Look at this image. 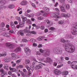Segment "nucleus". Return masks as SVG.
Instances as JSON below:
<instances>
[{
	"label": "nucleus",
	"instance_id": "nucleus-10",
	"mask_svg": "<svg viewBox=\"0 0 77 77\" xmlns=\"http://www.w3.org/2000/svg\"><path fill=\"white\" fill-rule=\"evenodd\" d=\"M26 69H27V70H29L28 73L29 75L32 74V72H33V70H32V69L30 70V68L28 65H26Z\"/></svg>",
	"mask_w": 77,
	"mask_h": 77
},
{
	"label": "nucleus",
	"instance_id": "nucleus-51",
	"mask_svg": "<svg viewBox=\"0 0 77 77\" xmlns=\"http://www.w3.org/2000/svg\"><path fill=\"white\" fill-rule=\"evenodd\" d=\"M45 60V58L44 57H43L42 58H40L39 59V61H40L41 62H42V61H44Z\"/></svg>",
	"mask_w": 77,
	"mask_h": 77
},
{
	"label": "nucleus",
	"instance_id": "nucleus-32",
	"mask_svg": "<svg viewBox=\"0 0 77 77\" xmlns=\"http://www.w3.org/2000/svg\"><path fill=\"white\" fill-rule=\"evenodd\" d=\"M8 65L6 64L4 65V68L5 69H6V70H8Z\"/></svg>",
	"mask_w": 77,
	"mask_h": 77
},
{
	"label": "nucleus",
	"instance_id": "nucleus-29",
	"mask_svg": "<svg viewBox=\"0 0 77 77\" xmlns=\"http://www.w3.org/2000/svg\"><path fill=\"white\" fill-rule=\"evenodd\" d=\"M34 17V14H29L28 15V17L29 18H33V17Z\"/></svg>",
	"mask_w": 77,
	"mask_h": 77
},
{
	"label": "nucleus",
	"instance_id": "nucleus-14",
	"mask_svg": "<svg viewBox=\"0 0 77 77\" xmlns=\"http://www.w3.org/2000/svg\"><path fill=\"white\" fill-rule=\"evenodd\" d=\"M60 7L61 12H65V9L64 7L63 6V5L60 6Z\"/></svg>",
	"mask_w": 77,
	"mask_h": 77
},
{
	"label": "nucleus",
	"instance_id": "nucleus-4",
	"mask_svg": "<svg viewBox=\"0 0 77 77\" xmlns=\"http://www.w3.org/2000/svg\"><path fill=\"white\" fill-rule=\"evenodd\" d=\"M54 53H56V54H62V49L60 48H57L54 49Z\"/></svg>",
	"mask_w": 77,
	"mask_h": 77
},
{
	"label": "nucleus",
	"instance_id": "nucleus-18",
	"mask_svg": "<svg viewBox=\"0 0 77 77\" xmlns=\"http://www.w3.org/2000/svg\"><path fill=\"white\" fill-rule=\"evenodd\" d=\"M5 62H9L11 61V59L9 57H7L5 58Z\"/></svg>",
	"mask_w": 77,
	"mask_h": 77
},
{
	"label": "nucleus",
	"instance_id": "nucleus-40",
	"mask_svg": "<svg viewBox=\"0 0 77 77\" xmlns=\"http://www.w3.org/2000/svg\"><path fill=\"white\" fill-rule=\"evenodd\" d=\"M16 20L19 21H21V18H20L19 17L16 16Z\"/></svg>",
	"mask_w": 77,
	"mask_h": 77
},
{
	"label": "nucleus",
	"instance_id": "nucleus-31",
	"mask_svg": "<svg viewBox=\"0 0 77 77\" xmlns=\"http://www.w3.org/2000/svg\"><path fill=\"white\" fill-rule=\"evenodd\" d=\"M23 67H24V66L23 65H19L17 66V69H18V68H22Z\"/></svg>",
	"mask_w": 77,
	"mask_h": 77
},
{
	"label": "nucleus",
	"instance_id": "nucleus-2",
	"mask_svg": "<svg viewBox=\"0 0 77 77\" xmlns=\"http://www.w3.org/2000/svg\"><path fill=\"white\" fill-rule=\"evenodd\" d=\"M39 51H38L36 53V55H39L40 56L41 54V53H43L42 54L45 57H48L50 55V52L48 50L46 49L44 51L42 49H39Z\"/></svg>",
	"mask_w": 77,
	"mask_h": 77
},
{
	"label": "nucleus",
	"instance_id": "nucleus-25",
	"mask_svg": "<svg viewBox=\"0 0 77 77\" xmlns=\"http://www.w3.org/2000/svg\"><path fill=\"white\" fill-rule=\"evenodd\" d=\"M43 9L46 12H49V11H50V9H49L48 8L44 7L43 8Z\"/></svg>",
	"mask_w": 77,
	"mask_h": 77
},
{
	"label": "nucleus",
	"instance_id": "nucleus-21",
	"mask_svg": "<svg viewBox=\"0 0 77 77\" xmlns=\"http://www.w3.org/2000/svg\"><path fill=\"white\" fill-rule=\"evenodd\" d=\"M27 4V2L25 1H23L20 3L21 5H26Z\"/></svg>",
	"mask_w": 77,
	"mask_h": 77
},
{
	"label": "nucleus",
	"instance_id": "nucleus-34",
	"mask_svg": "<svg viewBox=\"0 0 77 77\" xmlns=\"http://www.w3.org/2000/svg\"><path fill=\"white\" fill-rule=\"evenodd\" d=\"M58 23L60 24H63L64 23V20H60L58 22Z\"/></svg>",
	"mask_w": 77,
	"mask_h": 77
},
{
	"label": "nucleus",
	"instance_id": "nucleus-16",
	"mask_svg": "<svg viewBox=\"0 0 77 77\" xmlns=\"http://www.w3.org/2000/svg\"><path fill=\"white\" fill-rule=\"evenodd\" d=\"M41 67H42V65L41 64L38 65L36 66L35 69L36 70L39 69L41 68Z\"/></svg>",
	"mask_w": 77,
	"mask_h": 77
},
{
	"label": "nucleus",
	"instance_id": "nucleus-49",
	"mask_svg": "<svg viewBox=\"0 0 77 77\" xmlns=\"http://www.w3.org/2000/svg\"><path fill=\"white\" fill-rule=\"evenodd\" d=\"M47 15H48V13H45L43 14V16L44 17H47Z\"/></svg>",
	"mask_w": 77,
	"mask_h": 77
},
{
	"label": "nucleus",
	"instance_id": "nucleus-20",
	"mask_svg": "<svg viewBox=\"0 0 77 77\" xmlns=\"http://www.w3.org/2000/svg\"><path fill=\"white\" fill-rule=\"evenodd\" d=\"M6 3V2L5 0H0V4L2 5H5Z\"/></svg>",
	"mask_w": 77,
	"mask_h": 77
},
{
	"label": "nucleus",
	"instance_id": "nucleus-54",
	"mask_svg": "<svg viewBox=\"0 0 77 77\" xmlns=\"http://www.w3.org/2000/svg\"><path fill=\"white\" fill-rule=\"evenodd\" d=\"M65 16H66V17H70V14H69L68 13L66 14H65Z\"/></svg>",
	"mask_w": 77,
	"mask_h": 77
},
{
	"label": "nucleus",
	"instance_id": "nucleus-52",
	"mask_svg": "<svg viewBox=\"0 0 77 77\" xmlns=\"http://www.w3.org/2000/svg\"><path fill=\"white\" fill-rule=\"evenodd\" d=\"M30 41H31V42L32 43H34L35 42V39H31Z\"/></svg>",
	"mask_w": 77,
	"mask_h": 77
},
{
	"label": "nucleus",
	"instance_id": "nucleus-35",
	"mask_svg": "<svg viewBox=\"0 0 77 77\" xmlns=\"http://www.w3.org/2000/svg\"><path fill=\"white\" fill-rule=\"evenodd\" d=\"M66 9L68 10L70 8V5L69 4H67L66 5Z\"/></svg>",
	"mask_w": 77,
	"mask_h": 77
},
{
	"label": "nucleus",
	"instance_id": "nucleus-62",
	"mask_svg": "<svg viewBox=\"0 0 77 77\" xmlns=\"http://www.w3.org/2000/svg\"><path fill=\"white\" fill-rule=\"evenodd\" d=\"M1 30L2 32L3 31H5V30H6V28H3L2 29H1Z\"/></svg>",
	"mask_w": 77,
	"mask_h": 77
},
{
	"label": "nucleus",
	"instance_id": "nucleus-3",
	"mask_svg": "<svg viewBox=\"0 0 77 77\" xmlns=\"http://www.w3.org/2000/svg\"><path fill=\"white\" fill-rule=\"evenodd\" d=\"M71 32L73 35L77 34V23L75 22L73 25V27L72 29Z\"/></svg>",
	"mask_w": 77,
	"mask_h": 77
},
{
	"label": "nucleus",
	"instance_id": "nucleus-43",
	"mask_svg": "<svg viewBox=\"0 0 77 77\" xmlns=\"http://www.w3.org/2000/svg\"><path fill=\"white\" fill-rule=\"evenodd\" d=\"M32 34H33V35H36V32L35 31H32L30 32Z\"/></svg>",
	"mask_w": 77,
	"mask_h": 77
},
{
	"label": "nucleus",
	"instance_id": "nucleus-56",
	"mask_svg": "<svg viewBox=\"0 0 77 77\" xmlns=\"http://www.w3.org/2000/svg\"><path fill=\"white\" fill-rule=\"evenodd\" d=\"M55 10L56 11V12H60V11H59V9L57 8H55Z\"/></svg>",
	"mask_w": 77,
	"mask_h": 77
},
{
	"label": "nucleus",
	"instance_id": "nucleus-13",
	"mask_svg": "<svg viewBox=\"0 0 77 77\" xmlns=\"http://www.w3.org/2000/svg\"><path fill=\"white\" fill-rule=\"evenodd\" d=\"M24 50L26 53H30V52H31V51L29 49V48H24Z\"/></svg>",
	"mask_w": 77,
	"mask_h": 77
},
{
	"label": "nucleus",
	"instance_id": "nucleus-15",
	"mask_svg": "<svg viewBox=\"0 0 77 77\" xmlns=\"http://www.w3.org/2000/svg\"><path fill=\"white\" fill-rule=\"evenodd\" d=\"M21 48L20 47H17L14 50V51L15 53H18L19 51H21Z\"/></svg>",
	"mask_w": 77,
	"mask_h": 77
},
{
	"label": "nucleus",
	"instance_id": "nucleus-36",
	"mask_svg": "<svg viewBox=\"0 0 77 77\" xmlns=\"http://www.w3.org/2000/svg\"><path fill=\"white\" fill-rule=\"evenodd\" d=\"M6 52H4L2 54L3 57H5L6 56Z\"/></svg>",
	"mask_w": 77,
	"mask_h": 77
},
{
	"label": "nucleus",
	"instance_id": "nucleus-45",
	"mask_svg": "<svg viewBox=\"0 0 77 77\" xmlns=\"http://www.w3.org/2000/svg\"><path fill=\"white\" fill-rule=\"evenodd\" d=\"M44 18L42 16H40L38 17V20H43Z\"/></svg>",
	"mask_w": 77,
	"mask_h": 77
},
{
	"label": "nucleus",
	"instance_id": "nucleus-60",
	"mask_svg": "<svg viewBox=\"0 0 77 77\" xmlns=\"http://www.w3.org/2000/svg\"><path fill=\"white\" fill-rule=\"evenodd\" d=\"M0 71L2 73H4L5 72V71H4V70L3 69H1L0 70Z\"/></svg>",
	"mask_w": 77,
	"mask_h": 77
},
{
	"label": "nucleus",
	"instance_id": "nucleus-9",
	"mask_svg": "<svg viewBox=\"0 0 77 77\" xmlns=\"http://www.w3.org/2000/svg\"><path fill=\"white\" fill-rule=\"evenodd\" d=\"M44 22L45 23H47V24L49 25L48 26L50 27L51 26V24H52V22L50 21V20H49L48 19H45L44 20Z\"/></svg>",
	"mask_w": 77,
	"mask_h": 77
},
{
	"label": "nucleus",
	"instance_id": "nucleus-17",
	"mask_svg": "<svg viewBox=\"0 0 77 77\" xmlns=\"http://www.w3.org/2000/svg\"><path fill=\"white\" fill-rule=\"evenodd\" d=\"M19 32L20 35H21V36H24V30H20Z\"/></svg>",
	"mask_w": 77,
	"mask_h": 77
},
{
	"label": "nucleus",
	"instance_id": "nucleus-61",
	"mask_svg": "<svg viewBox=\"0 0 77 77\" xmlns=\"http://www.w3.org/2000/svg\"><path fill=\"white\" fill-rule=\"evenodd\" d=\"M65 59L66 60H69V57H65Z\"/></svg>",
	"mask_w": 77,
	"mask_h": 77
},
{
	"label": "nucleus",
	"instance_id": "nucleus-57",
	"mask_svg": "<svg viewBox=\"0 0 77 77\" xmlns=\"http://www.w3.org/2000/svg\"><path fill=\"white\" fill-rule=\"evenodd\" d=\"M31 10L30 9H28L26 11V12L27 13H30V12H31Z\"/></svg>",
	"mask_w": 77,
	"mask_h": 77
},
{
	"label": "nucleus",
	"instance_id": "nucleus-59",
	"mask_svg": "<svg viewBox=\"0 0 77 77\" xmlns=\"http://www.w3.org/2000/svg\"><path fill=\"white\" fill-rule=\"evenodd\" d=\"M11 28L12 29H14L15 28V25H12L11 26Z\"/></svg>",
	"mask_w": 77,
	"mask_h": 77
},
{
	"label": "nucleus",
	"instance_id": "nucleus-5",
	"mask_svg": "<svg viewBox=\"0 0 77 77\" xmlns=\"http://www.w3.org/2000/svg\"><path fill=\"white\" fill-rule=\"evenodd\" d=\"M11 56L12 57V59L13 60H15L17 59V58H19L20 57V55H16L14 53H12L11 54Z\"/></svg>",
	"mask_w": 77,
	"mask_h": 77
},
{
	"label": "nucleus",
	"instance_id": "nucleus-33",
	"mask_svg": "<svg viewBox=\"0 0 77 77\" xmlns=\"http://www.w3.org/2000/svg\"><path fill=\"white\" fill-rule=\"evenodd\" d=\"M23 31H24V33H25V32L26 33H29V32H30L29 29H24Z\"/></svg>",
	"mask_w": 77,
	"mask_h": 77
},
{
	"label": "nucleus",
	"instance_id": "nucleus-64",
	"mask_svg": "<svg viewBox=\"0 0 77 77\" xmlns=\"http://www.w3.org/2000/svg\"><path fill=\"white\" fill-rule=\"evenodd\" d=\"M16 66V63H13L12 65V67H14Z\"/></svg>",
	"mask_w": 77,
	"mask_h": 77
},
{
	"label": "nucleus",
	"instance_id": "nucleus-6",
	"mask_svg": "<svg viewBox=\"0 0 77 77\" xmlns=\"http://www.w3.org/2000/svg\"><path fill=\"white\" fill-rule=\"evenodd\" d=\"M71 66L73 69H77V61H73L71 64Z\"/></svg>",
	"mask_w": 77,
	"mask_h": 77
},
{
	"label": "nucleus",
	"instance_id": "nucleus-11",
	"mask_svg": "<svg viewBox=\"0 0 77 77\" xmlns=\"http://www.w3.org/2000/svg\"><path fill=\"white\" fill-rule=\"evenodd\" d=\"M54 72L56 75H59L61 74V72L57 69H54Z\"/></svg>",
	"mask_w": 77,
	"mask_h": 77
},
{
	"label": "nucleus",
	"instance_id": "nucleus-37",
	"mask_svg": "<svg viewBox=\"0 0 77 77\" xmlns=\"http://www.w3.org/2000/svg\"><path fill=\"white\" fill-rule=\"evenodd\" d=\"M6 9V7L5 6H4V5H1L0 6V9Z\"/></svg>",
	"mask_w": 77,
	"mask_h": 77
},
{
	"label": "nucleus",
	"instance_id": "nucleus-63",
	"mask_svg": "<svg viewBox=\"0 0 77 77\" xmlns=\"http://www.w3.org/2000/svg\"><path fill=\"white\" fill-rule=\"evenodd\" d=\"M32 7L34 8H36V5H35V4L34 3H32Z\"/></svg>",
	"mask_w": 77,
	"mask_h": 77
},
{
	"label": "nucleus",
	"instance_id": "nucleus-58",
	"mask_svg": "<svg viewBox=\"0 0 77 77\" xmlns=\"http://www.w3.org/2000/svg\"><path fill=\"white\" fill-rule=\"evenodd\" d=\"M22 41H23V42H27V40L25 38L23 39Z\"/></svg>",
	"mask_w": 77,
	"mask_h": 77
},
{
	"label": "nucleus",
	"instance_id": "nucleus-28",
	"mask_svg": "<svg viewBox=\"0 0 77 77\" xmlns=\"http://www.w3.org/2000/svg\"><path fill=\"white\" fill-rule=\"evenodd\" d=\"M6 74H7V72H5L4 73H2L1 75L2 77H4L5 75H6Z\"/></svg>",
	"mask_w": 77,
	"mask_h": 77
},
{
	"label": "nucleus",
	"instance_id": "nucleus-22",
	"mask_svg": "<svg viewBox=\"0 0 77 77\" xmlns=\"http://www.w3.org/2000/svg\"><path fill=\"white\" fill-rule=\"evenodd\" d=\"M66 36L68 39H73L74 38V37L72 36L71 34L67 35Z\"/></svg>",
	"mask_w": 77,
	"mask_h": 77
},
{
	"label": "nucleus",
	"instance_id": "nucleus-38",
	"mask_svg": "<svg viewBox=\"0 0 77 77\" xmlns=\"http://www.w3.org/2000/svg\"><path fill=\"white\" fill-rule=\"evenodd\" d=\"M20 74H21V75L22 76V77H25V75L24 74V72H23L21 71H20Z\"/></svg>",
	"mask_w": 77,
	"mask_h": 77
},
{
	"label": "nucleus",
	"instance_id": "nucleus-44",
	"mask_svg": "<svg viewBox=\"0 0 77 77\" xmlns=\"http://www.w3.org/2000/svg\"><path fill=\"white\" fill-rule=\"evenodd\" d=\"M63 65V64H61L60 65H58L57 66V68H60V67H61V66H62Z\"/></svg>",
	"mask_w": 77,
	"mask_h": 77
},
{
	"label": "nucleus",
	"instance_id": "nucleus-19",
	"mask_svg": "<svg viewBox=\"0 0 77 77\" xmlns=\"http://www.w3.org/2000/svg\"><path fill=\"white\" fill-rule=\"evenodd\" d=\"M21 18L22 19L23 22H25L27 20V19L26 17H24L23 15H21Z\"/></svg>",
	"mask_w": 77,
	"mask_h": 77
},
{
	"label": "nucleus",
	"instance_id": "nucleus-26",
	"mask_svg": "<svg viewBox=\"0 0 77 77\" xmlns=\"http://www.w3.org/2000/svg\"><path fill=\"white\" fill-rule=\"evenodd\" d=\"M69 72L67 71H64L63 72V74L64 75H67L68 74Z\"/></svg>",
	"mask_w": 77,
	"mask_h": 77
},
{
	"label": "nucleus",
	"instance_id": "nucleus-12",
	"mask_svg": "<svg viewBox=\"0 0 77 77\" xmlns=\"http://www.w3.org/2000/svg\"><path fill=\"white\" fill-rule=\"evenodd\" d=\"M2 35L5 37H9L10 36V34L8 32H3L2 33Z\"/></svg>",
	"mask_w": 77,
	"mask_h": 77
},
{
	"label": "nucleus",
	"instance_id": "nucleus-23",
	"mask_svg": "<svg viewBox=\"0 0 77 77\" xmlns=\"http://www.w3.org/2000/svg\"><path fill=\"white\" fill-rule=\"evenodd\" d=\"M0 27L2 28H3L5 27V23L4 22H2L1 23Z\"/></svg>",
	"mask_w": 77,
	"mask_h": 77
},
{
	"label": "nucleus",
	"instance_id": "nucleus-8",
	"mask_svg": "<svg viewBox=\"0 0 77 77\" xmlns=\"http://www.w3.org/2000/svg\"><path fill=\"white\" fill-rule=\"evenodd\" d=\"M46 61H44V62L46 63H50V64H51L53 63V60L51 59V58L49 57H48L46 58L45 59Z\"/></svg>",
	"mask_w": 77,
	"mask_h": 77
},
{
	"label": "nucleus",
	"instance_id": "nucleus-55",
	"mask_svg": "<svg viewBox=\"0 0 77 77\" xmlns=\"http://www.w3.org/2000/svg\"><path fill=\"white\" fill-rule=\"evenodd\" d=\"M24 15L26 17H28L29 14H27V13H25L24 14Z\"/></svg>",
	"mask_w": 77,
	"mask_h": 77
},
{
	"label": "nucleus",
	"instance_id": "nucleus-24",
	"mask_svg": "<svg viewBox=\"0 0 77 77\" xmlns=\"http://www.w3.org/2000/svg\"><path fill=\"white\" fill-rule=\"evenodd\" d=\"M14 7L15 5H10L8 6V8H10V9H13V8H14Z\"/></svg>",
	"mask_w": 77,
	"mask_h": 77
},
{
	"label": "nucleus",
	"instance_id": "nucleus-7",
	"mask_svg": "<svg viewBox=\"0 0 77 77\" xmlns=\"http://www.w3.org/2000/svg\"><path fill=\"white\" fill-rule=\"evenodd\" d=\"M6 46L9 49H13L15 48V45L13 44L7 43L6 44Z\"/></svg>",
	"mask_w": 77,
	"mask_h": 77
},
{
	"label": "nucleus",
	"instance_id": "nucleus-27",
	"mask_svg": "<svg viewBox=\"0 0 77 77\" xmlns=\"http://www.w3.org/2000/svg\"><path fill=\"white\" fill-rule=\"evenodd\" d=\"M25 24V22H23L21 23H19L20 24V27H23L24 26V25Z\"/></svg>",
	"mask_w": 77,
	"mask_h": 77
},
{
	"label": "nucleus",
	"instance_id": "nucleus-50",
	"mask_svg": "<svg viewBox=\"0 0 77 77\" xmlns=\"http://www.w3.org/2000/svg\"><path fill=\"white\" fill-rule=\"evenodd\" d=\"M41 30H44L45 29V27L44 26H42L40 27Z\"/></svg>",
	"mask_w": 77,
	"mask_h": 77
},
{
	"label": "nucleus",
	"instance_id": "nucleus-39",
	"mask_svg": "<svg viewBox=\"0 0 77 77\" xmlns=\"http://www.w3.org/2000/svg\"><path fill=\"white\" fill-rule=\"evenodd\" d=\"M30 60H26V64H29L30 63Z\"/></svg>",
	"mask_w": 77,
	"mask_h": 77
},
{
	"label": "nucleus",
	"instance_id": "nucleus-53",
	"mask_svg": "<svg viewBox=\"0 0 77 77\" xmlns=\"http://www.w3.org/2000/svg\"><path fill=\"white\" fill-rule=\"evenodd\" d=\"M57 65V63L56 62H54L53 66H56Z\"/></svg>",
	"mask_w": 77,
	"mask_h": 77
},
{
	"label": "nucleus",
	"instance_id": "nucleus-1",
	"mask_svg": "<svg viewBox=\"0 0 77 77\" xmlns=\"http://www.w3.org/2000/svg\"><path fill=\"white\" fill-rule=\"evenodd\" d=\"M61 42L63 43L65 42V49L66 51L69 53H72L74 52L75 50L74 46L70 44V41H66V40L63 38H61Z\"/></svg>",
	"mask_w": 77,
	"mask_h": 77
},
{
	"label": "nucleus",
	"instance_id": "nucleus-46",
	"mask_svg": "<svg viewBox=\"0 0 77 77\" xmlns=\"http://www.w3.org/2000/svg\"><path fill=\"white\" fill-rule=\"evenodd\" d=\"M21 59H20L16 61V63H20V62H21Z\"/></svg>",
	"mask_w": 77,
	"mask_h": 77
},
{
	"label": "nucleus",
	"instance_id": "nucleus-41",
	"mask_svg": "<svg viewBox=\"0 0 77 77\" xmlns=\"http://www.w3.org/2000/svg\"><path fill=\"white\" fill-rule=\"evenodd\" d=\"M42 39H43L42 37H39L38 38V40L39 41H42Z\"/></svg>",
	"mask_w": 77,
	"mask_h": 77
},
{
	"label": "nucleus",
	"instance_id": "nucleus-42",
	"mask_svg": "<svg viewBox=\"0 0 77 77\" xmlns=\"http://www.w3.org/2000/svg\"><path fill=\"white\" fill-rule=\"evenodd\" d=\"M51 17H56V13H52L51 15Z\"/></svg>",
	"mask_w": 77,
	"mask_h": 77
},
{
	"label": "nucleus",
	"instance_id": "nucleus-47",
	"mask_svg": "<svg viewBox=\"0 0 77 77\" xmlns=\"http://www.w3.org/2000/svg\"><path fill=\"white\" fill-rule=\"evenodd\" d=\"M69 2L71 3H73L74 2V0H67Z\"/></svg>",
	"mask_w": 77,
	"mask_h": 77
},
{
	"label": "nucleus",
	"instance_id": "nucleus-48",
	"mask_svg": "<svg viewBox=\"0 0 77 77\" xmlns=\"http://www.w3.org/2000/svg\"><path fill=\"white\" fill-rule=\"evenodd\" d=\"M27 33L26 34V36H31V33H30V32Z\"/></svg>",
	"mask_w": 77,
	"mask_h": 77
},
{
	"label": "nucleus",
	"instance_id": "nucleus-30",
	"mask_svg": "<svg viewBox=\"0 0 77 77\" xmlns=\"http://www.w3.org/2000/svg\"><path fill=\"white\" fill-rule=\"evenodd\" d=\"M9 69L12 72H14L16 71V69L11 68V67H9Z\"/></svg>",
	"mask_w": 77,
	"mask_h": 77
}]
</instances>
